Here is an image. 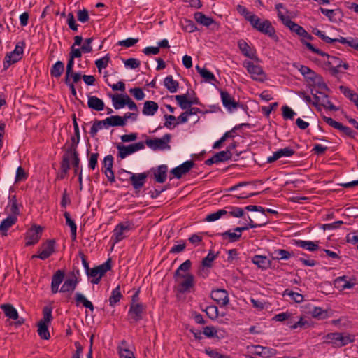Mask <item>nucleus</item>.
<instances>
[{
  "label": "nucleus",
  "instance_id": "1",
  "mask_svg": "<svg viewBox=\"0 0 358 358\" xmlns=\"http://www.w3.org/2000/svg\"><path fill=\"white\" fill-rule=\"evenodd\" d=\"M304 45L311 52L322 57H327L328 61L327 62L326 64L329 66V71L332 76H336L339 73H341V67H343L345 70L349 69V64L348 63L343 62L338 57L331 56L329 54L322 51L321 50L315 48L310 43L304 42Z\"/></svg>",
  "mask_w": 358,
  "mask_h": 358
},
{
  "label": "nucleus",
  "instance_id": "2",
  "mask_svg": "<svg viewBox=\"0 0 358 358\" xmlns=\"http://www.w3.org/2000/svg\"><path fill=\"white\" fill-rule=\"evenodd\" d=\"M249 22L251 26L258 31L269 36L275 41H278V37L275 34V29L269 20H265L262 21L261 19L255 15V16H250Z\"/></svg>",
  "mask_w": 358,
  "mask_h": 358
},
{
  "label": "nucleus",
  "instance_id": "3",
  "mask_svg": "<svg viewBox=\"0 0 358 358\" xmlns=\"http://www.w3.org/2000/svg\"><path fill=\"white\" fill-rule=\"evenodd\" d=\"M323 338L324 344L331 345L334 348H341L353 341L348 334L339 332L329 333Z\"/></svg>",
  "mask_w": 358,
  "mask_h": 358
},
{
  "label": "nucleus",
  "instance_id": "4",
  "mask_svg": "<svg viewBox=\"0 0 358 358\" xmlns=\"http://www.w3.org/2000/svg\"><path fill=\"white\" fill-rule=\"evenodd\" d=\"M111 269L110 259H108L103 264L97 266L93 268H90L86 274L87 276L92 278L91 282L93 284L99 283L101 278L107 271Z\"/></svg>",
  "mask_w": 358,
  "mask_h": 358
},
{
  "label": "nucleus",
  "instance_id": "5",
  "mask_svg": "<svg viewBox=\"0 0 358 358\" xmlns=\"http://www.w3.org/2000/svg\"><path fill=\"white\" fill-rule=\"evenodd\" d=\"M132 229L131 224L129 222H120L117 224L113 231V236L110 241L113 245L119 243L124 239L127 236V234Z\"/></svg>",
  "mask_w": 358,
  "mask_h": 358
},
{
  "label": "nucleus",
  "instance_id": "6",
  "mask_svg": "<svg viewBox=\"0 0 358 358\" xmlns=\"http://www.w3.org/2000/svg\"><path fill=\"white\" fill-rule=\"evenodd\" d=\"M116 148L117 150V157L123 159L128 155L144 149L145 145L143 142H138L136 143L130 144L129 145H124L119 143L116 145Z\"/></svg>",
  "mask_w": 358,
  "mask_h": 358
},
{
  "label": "nucleus",
  "instance_id": "7",
  "mask_svg": "<svg viewBox=\"0 0 358 358\" xmlns=\"http://www.w3.org/2000/svg\"><path fill=\"white\" fill-rule=\"evenodd\" d=\"M171 138V135L169 134H166L164 135L163 137L161 138H155L153 139H146V141L144 143V145L146 144L148 147H149L153 150H163L166 149H170V145H169V143L170 142Z\"/></svg>",
  "mask_w": 358,
  "mask_h": 358
},
{
  "label": "nucleus",
  "instance_id": "8",
  "mask_svg": "<svg viewBox=\"0 0 358 358\" xmlns=\"http://www.w3.org/2000/svg\"><path fill=\"white\" fill-rule=\"evenodd\" d=\"M146 306L143 303H130L128 317L130 323L138 322L143 318Z\"/></svg>",
  "mask_w": 358,
  "mask_h": 358
},
{
  "label": "nucleus",
  "instance_id": "9",
  "mask_svg": "<svg viewBox=\"0 0 358 358\" xmlns=\"http://www.w3.org/2000/svg\"><path fill=\"white\" fill-rule=\"evenodd\" d=\"M244 66L247 69L251 78L258 82H264L266 79V75L259 65H256L252 62H246Z\"/></svg>",
  "mask_w": 358,
  "mask_h": 358
},
{
  "label": "nucleus",
  "instance_id": "10",
  "mask_svg": "<svg viewBox=\"0 0 358 358\" xmlns=\"http://www.w3.org/2000/svg\"><path fill=\"white\" fill-rule=\"evenodd\" d=\"M210 298L221 307L226 306L229 303V294L224 289H213L210 293Z\"/></svg>",
  "mask_w": 358,
  "mask_h": 358
},
{
  "label": "nucleus",
  "instance_id": "11",
  "mask_svg": "<svg viewBox=\"0 0 358 358\" xmlns=\"http://www.w3.org/2000/svg\"><path fill=\"white\" fill-rule=\"evenodd\" d=\"M220 92L222 104L228 111L231 112L241 106L228 92L220 90Z\"/></svg>",
  "mask_w": 358,
  "mask_h": 358
},
{
  "label": "nucleus",
  "instance_id": "12",
  "mask_svg": "<svg viewBox=\"0 0 358 358\" xmlns=\"http://www.w3.org/2000/svg\"><path fill=\"white\" fill-rule=\"evenodd\" d=\"M55 241L54 239L48 240L41 245V252L38 255H34L31 259L39 258L41 259H48L55 252Z\"/></svg>",
  "mask_w": 358,
  "mask_h": 358
},
{
  "label": "nucleus",
  "instance_id": "13",
  "mask_svg": "<svg viewBox=\"0 0 358 358\" xmlns=\"http://www.w3.org/2000/svg\"><path fill=\"white\" fill-rule=\"evenodd\" d=\"M304 78L306 79V80L317 85L321 90H329L327 84L324 82L322 77L310 69L307 74L305 75Z\"/></svg>",
  "mask_w": 358,
  "mask_h": 358
},
{
  "label": "nucleus",
  "instance_id": "14",
  "mask_svg": "<svg viewBox=\"0 0 358 358\" xmlns=\"http://www.w3.org/2000/svg\"><path fill=\"white\" fill-rule=\"evenodd\" d=\"M43 229L40 226L31 228L26 235V245H33L37 243L41 238Z\"/></svg>",
  "mask_w": 358,
  "mask_h": 358
},
{
  "label": "nucleus",
  "instance_id": "15",
  "mask_svg": "<svg viewBox=\"0 0 358 358\" xmlns=\"http://www.w3.org/2000/svg\"><path fill=\"white\" fill-rule=\"evenodd\" d=\"M179 278H183V281L180 282L178 286V291L180 293L187 292L194 285V275L191 273H186Z\"/></svg>",
  "mask_w": 358,
  "mask_h": 358
},
{
  "label": "nucleus",
  "instance_id": "16",
  "mask_svg": "<svg viewBox=\"0 0 358 358\" xmlns=\"http://www.w3.org/2000/svg\"><path fill=\"white\" fill-rule=\"evenodd\" d=\"M194 162L192 160L186 161L182 164L171 170L172 173L176 178H180L182 175L188 173L194 166Z\"/></svg>",
  "mask_w": 358,
  "mask_h": 358
},
{
  "label": "nucleus",
  "instance_id": "17",
  "mask_svg": "<svg viewBox=\"0 0 358 358\" xmlns=\"http://www.w3.org/2000/svg\"><path fill=\"white\" fill-rule=\"evenodd\" d=\"M148 174L145 172L141 173H131L130 181L135 190H140L145 183Z\"/></svg>",
  "mask_w": 358,
  "mask_h": 358
},
{
  "label": "nucleus",
  "instance_id": "18",
  "mask_svg": "<svg viewBox=\"0 0 358 358\" xmlns=\"http://www.w3.org/2000/svg\"><path fill=\"white\" fill-rule=\"evenodd\" d=\"M65 273L62 270H57L52 275L51 282V292L56 294L59 292V286L64 280Z\"/></svg>",
  "mask_w": 358,
  "mask_h": 358
},
{
  "label": "nucleus",
  "instance_id": "19",
  "mask_svg": "<svg viewBox=\"0 0 358 358\" xmlns=\"http://www.w3.org/2000/svg\"><path fill=\"white\" fill-rule=\"evenodd\" d=\"M295 153V151L289 147H286L282 149H280L276 152H273V156L268 158L267 162L272 163L282 157H291Z\"/></svg>",
  "mask_w": 358,
  "mask_h": 358
},
{
  "label": "nucleus",
  "instance_id": "20",
  "mask_svg": "<svg viewBox=\"0 0 358 358\" xmlns=\"http://www.w3.org/2000/svg\"><path fill=\"white\" fill-rule=\"evenodd\" d=\"M253 348L255 349L253 354H255L256 355H259L262 357H265V358L271 357L273 356H275L277 353V351L275 349L268 348V347L255 345Z\"/></svg>",
  "mask_w": 358,
  "mask_h": 358
},
{
  "label": "nucleus",
  "instance_id": "21",
  "mask_svg": "<svg viewBox=\"0 0 358 358\" xmlns=\"http://www.w3.org/2000/svg\"><path fill=\"white\" fill-rule=\"evenodd\" d=\"M355 285V283L348 280L345 275L338 277L334 280V286L339 290L350 289Z\"/></svg>",
  "mask_w": 358,
  "mask_h": 358
},
{
  "label": "nucleus",
  "instance_id": "22",
  "mask_svg": "<svg viewBox=\"0 0 358 358\" xmlns=\"http://www.w3.org/2000/svg\"><path fill=\"white\" fill-rule=\"evenodd\" d=\"M105 127H124L125 122L124 121L122 116L120 115H112L102 120Z\"/></svg>",
  "mask_w": 358,
  "mask_h": 358
},
{
  "label": "nucleus",
  "instance_id": "23",
  "mask_svg": "<svg viewBox=\"0 0 358 358\" xmlns=\"http://www.w3.org/2000/svg\"><path fill=\"white\" fill-rule=\"evenodd\" d=\"M17 219L15 216H8L0 224V233L2 236H7L8 229L14 225Z\"/></svg>",
  "mask_w": 358,
  "mask_h": 358
},
{
  "label": "nucleus",
  "instance_id": "24",
  "mask_svg": "<svg viewBox=\"0 0 358 358\" xmlns=\"http://www.w3.org/2000/svg\"><path fill=\"white\" fill-rule=\"evenodd\" d=\"M168 167L166 165L158 166L157 169L154 171V177L156 182L163 183L166 181L167 177Z\"/></svg>",
  "mask_w": 358,
  "mask_h": 358
},
{
  "label": "nucleus",
  "instance_id": "25",
  "mask_svg": "<svg viewBox=\"0 0 358 358\" xmlns=\"http://www.w3.org/2000/svg\"><path fill=\"white\" fill-rule=\"evenodd\" d=\"M87 106L91 109L101 111L103 110L105 105L102 99L95 96H88Z\"/></svg>",
  "mask_w": 358,
  "mask_h": 358
},
{
  "label": "nucleus",
  "instance_id": "26",
  "mask_svg": "<svg viewBox=\"0 0 358 358\" xmlns=\"http://www.w3.org/2000/svg\"><path fill=\"white\" fill-rule=\"evenodd\" d=\"M252 262L257 265L259 268L265 270L270 267L271 262L266 256L255 255Z\"/></svg>",
  "mask_w": 358,
  "mask_h": 358
},
{
  "label": "nucleus",
  "instance_id": "27",
  "mask_svg": "<svg viewBox=\"0 0 358 358\" xmlns=\"http://www.w3.org/2000/svg\"><path fill=\"white\" fill-rule=\"evenodd\" d=\"M79 280L77 278H67L62 285L59 292L63 293L73 292Z\"/></svg>",
  "mask_w": 358,
  "mask_h": 358
},
{
  "label": "nucleus",
  "instance_id": "28",
  "mask_svg": "<svg viewBox=\"0 0 358 358\" xmlns=\"http://www.w3.org/2000/svg\"><path fill=\"white\" fill-rule=\"evenodd\" d=\"M158 104L153 101H146L144 103L142 113L145 115L152 116L158 110Z\"/></svg>",
  "mask_w": 358,
  "mask_h": 358
},
{
  "label": "nucleus",
  "instance_id": "29",
  "mask_svg": "<svg viewBox=\"0 0 358 358\" xmlns=\"http://www.w3.org/2000/svg\"><path fill=\"white\" fill-rule=\"evenodd\" d=\"M320 95L319 105L329 110L336 111L338 108L329 100L328 96L322 92H317Z\"/></svg>",
  "mask_w": 358,
  "mask_h": 358
},
{
  "label": "nucleus",
  "instance_id": "30",
  "mask_svg": "<svg viewBox=\"0 0 358 358\" xmlns=\"http://www.w3.org/2000/svg\"><path fill=\"white\" fill-rule=\"evenodd\" d=\"M75 300L76 306L82 304L84 307L90 309L91 311L94 310V308L92 303L87 300L83 294L76 292L75 294Z\"/></svg>",
  "mask_w": 358,
  "mask_h": 358
},
{
  "label": "nucleus",
  "instance_id": "31",
  "mask_svg": "<svg viewBox=\"0 0 358 358\" xmlns=\"http://www.w3.org/2000/svg\"><path fill=\"white\" fill-rule=\"evenodd\" d=\"M295 244L297 246L310 252H314L319 249L317 242H313L311 241L298 240L295 241Z\"/></svg>",
  "mask_w": 358,
  "mask_h": 358
},
{
  "label": "nucleus",
  "instance_id": "32",
  "mask_svg": "<svg viewBox=\"0 0 358 358\" xmlns=\"http://www.w3.org/2000/svg\"><path fill=\"white\" fill-rule=\"evenodd\" d=\"M194 16L195 20L198 23L205 27H209L210 25L215 22L214 20L212 17L206 16L201 12H196Z\"/></svg>",
  "mask_w": 358,
  "mask_h": 358
},
{
  "label": "nucleus",
  "instance_id": "33",
  "mask_svg": "<svg viewBox=\"0 0 358 358\" xmlns=\"http://www.w3.org/2000/svg\"><path fill=\"white\" fill-rule=\"evenodd\" d=\"M294 256V252H289L284 249L275 250L272 253V258L273 259H288L291 257Z\"/></svg>",
  "mask_w": 358,
  "mask_h": 358
},
{
  "label": "nucleus",
  "instance_id": "34",
  "mask_svg": "<svg viewBox=\"0 0 358 358\" xmlns=\"http://www.w3.org/2000/svg\"><path fill=\"white\" fill-rule=\"evenodd\" d=\"M334 39L336 40V42H339L358 51V38H344L341 36L338 38Z\"/></svg>",
  "mask_w": 358,
  "mask_h": 358
},
{
  "label": "nucleus",
  "instance_id": "35",
  "mask_svg": "<svg viewBox=\"0 0 358 358\" xmlns=\"http://www.w3.org/2000/svg\"><path fill=\"white\" fill-rule=\"evenodd\" d=\"M1 308L3 310L6 316L8 318L12 320H16L18 318V313L11 304H3L1 306Z\"/></svg>",
  "mask_w": 358,
  "mask_h": 358
},
{
  "label": "nucleus",
  "instance_id": "36",
  "mask_svg": "<svg viewBox=\"0 0 358 358\" xmlns=\"http://www.w3.org/2000/svg\"><path fill=\"white\" fill-rule=\"evenodd\" d=\"M164 85L171 93L176 92L179 87L178 82L173 80L172 76H168L164 78Z\"/></svg>",
  "mask_w": 358,
  "mask_h": 358
},
{
  "label": "nucleus",
  "instance_id": "37",
  "mask_svg": "<svg viewBox=\"0 0 358 358\" xmlns=\"http://www.w3.org/2000/svg\"><path fill=\"white\" fill-rule=\"evenodd\" d=\"M196 69L197 72L200 74V76L205 80V81L208 83L217 81L214 74L210 71H208L207 69L201 68L197 65L196 66Z\"/></svg>",
  "mask_w": 358,
  "mask_h": 358
},
{
  "label": "nucleus",
  "instance_id": "38",
  "mask_svg": "<svg viewBox=\"0 0 358 358\" xmlns=\"http://www.w3.org/2000/svg\"><path fill=\"white\" fill-rule=\"evenodd\" d=\"M339 89L341 92L350 101H352L356 106L358 108V94L355 93L352 90H351L349 87L345 86H340Z\"/></svg>",
  "mask_w": 358,
  "mask_h": 358
},
{
  "label": "nucleus",
  "instance_id": "39",
  "mask_svg": "<svg viewBox=\"0 0 358 358\" xmlns=\"http://www.w3.org/2000/svg\"><path fill=\"white\" fill-rule=\"evenodd\" d=\"M115 109L118 110L126 106V94H115L111 96Z\"/></svg>",
  "mask_w": 358,
  "mask_h": 358
},
{
  "label": "nucleus",
  "instance_id": "40",
  "mask_svg": "<svg viewBox=\"0 0 358 358\" xmlns=\"http://www.w3.org/2000/svg\"><path fill=\"white\" fill-rule=\"evenodd\" d=\"M217 235L222 236L224 240L228 239V241L231 243L237 242L241 238V234H238L235 231H231V230H228L222 233H219Z\"/></svg>",
  "mask_w": 358,
  "mask_h": 358
},
{
  "label": "nucleus",
  "instance_id": "41",
  "mask_svg": "<svg viewBox=\"0 0 358 358\" xmlns=\"http://www.w3.org/2000/svg\"><path fill=\"white\" fill-rule=\"evenodd\" d=\"M192 266V262L189 259L185 261L180 266L176 269L174 273V278L176 281H178L179 277L185 275L181 273V271L186 272L189 270Z\"/></svg>",
  "mask_w": 358,
  "mask_h": 358
},
{
  "label": "nucleus",
  "instance_id": "42",
  "mask_svg": "<svg viewBox=\"0 0 358 358\" xmlns=\"http://www.w3.org/2000/svg\"><path fill=\"white\" fill-rule=\"evenodd\" d=\"M64 216L66 220V225L69 226L71 229V234L73 240L76 238V231H77V226L75 222L71 219L70 213L67 211H65L64 213Z\"/></svg>",
  "mask_w": 358,
  "mask_h": 358
},
{
  "label": "nucleus",
  "instance_id": "43",
  "mask_svg": "<svg viewBox=\"0 0 358 358\" xmlns=\"http://www.w3.org/2000/svg\"><path fill=\"white\" fill-rule=\"evenodd\" d=\"M48 324L43 322H38V334L42 339L48 340L50 338V335L48 331Z\"/></svg>",
  "mask_w": 358,
  "mask_h": 358
},
{
  "label": "nucleus",
  "instance_id": "44",
  "mask_svg": "<svg viewBox=\"0 0 358 358\" xmlns=\"http://www.w3.org/2000/svg\"><path fill=\"white\" fill-rule=\"evenodd\" d=\"M64 70V63L61 61H57L50 69V75L52 77L59 78Z\"/></svg>",
  "mask_w": 358,
  "mask_h": 358
},
{
  "label": "nucleus",
  "instance_id": "45",
  "mask_svg": "<svg viewBox=\"0 0 358 358\" xmlns=\"http://www.w3.org/2000/svg\"><path fill=\"white\" fill-rule=\"evenodd\" d=\"M122 297V295L120 292V287L118 285L112 291L111 295L109 297L110 306H115Z\"/></svg>",
  "mask_w": 358,
  "mask_h": 358
},
{
  "label": "nucleus",
  "instance_id": "46",
  "mask_svg": "<svg viewBox=\"0 0 358 358\" xmlns=\"http://www.w3.org/2000/svg\"><path fill=\"white\" fill-rule=\"evenodd\" d=\"M21 58V56H18L13 52H10V53L7 54L5 57L3 62L4 69H8L11 64L16 63L17 62L20 60Z\"/></svg>",
  "mask_w": 358,
  "mask_h": 358
},
{
  "label": "nucleus",
  "instance_id": "47",
  "mask_svg": "<svg viewBox=\"0 0 358 358\" xmlns=\"http://www.w3.org/2000/svg\"><path fill=\"white\" fill-rule=\"evenodd\" d=\"M180 25L184 31L189 33H192L197 29L196 25L194 22L189 19L185 18L181 20Z\"/></svg>",
  "mask_w": 358,
  "mask_h": 358
},
{
  "label": "nucleus",
  "instance_id": "48",
  "mask_svg": "<svg viewBox=\"0 0 358 358\" xmlns=\"http://www.w3.org/2000/svg\"><path fill=\"white\" fill-rule=\"evenodd\" d=\"M238 45L241 52L247 57L252 59L254 57V53L251 52V48L249 45L244 41L240 40L238 42Z\"/></svg>",
  "mask_w": 358,
  "mask_h": 358
},
{
  "label": "nucleus",
  "instance_id": "49",
  "mask_svg": "<svg viewBox=\"0 0 358 358\" xmlns=\"http://www.w3.org/2000/svg\"><path fill=\"white\" fill-rule=\"evenodd\" d=\"M213 156L217 163H218L231 159L232 153L229 151V149H227L226 150L220 151L215 154Z\"/></svg>",
  "mask_w": 358,
  "mask_h": 358
},
{
  "label": "nucleus",
  "instance_id": "50",
  "mask_svg": "<svg viewBox=\"0 0 358 358\" xmlns=\"http://www.w3.org/2000/svg\"><path fill=\"white\" fill-rule=\"evenodd\" d=\"M227 214H228V210H227L225 209H221L215 213L208 215L205 218V221L214 222V221L219 220L221 217H222Z\"/></svg>",
  "mask_w": 358,
  "mask_h": 358
},
{
  "label": "nucleus",
  "instance_id": "51",
  "mask_svg": "<svg viewBox=\"0 0 358 358\" xmlns=\"http://www.w3.org/2000/svg\"><path fill=\"white\" fill-rule=\"evenodd\" d=\"M310 313L313 317L318 320H323L328 317L327 311L320 307H314Z\"/></svg>",
  "mask_w": 358,
  "mask_h": 358
},
{
  "label": "nucleus",
  "instance_id": "52",
  "mask_svg": "<svg viewBox=\"0 0 358 358\" xmlns=\"http://www.w3.org/2000/svg\"><path fill=\"white\" fill-rule=\"evenodd\" d=\"M71 158L70 152L66 151L65 153L62 156V159L61 162L60 169L64 172H68L70 169V159Z\"/></svg>",
  "mask_w": 358,
  "mask_h": 358
},
{
  "label": "nucleus",
  "instance_id": "53",
  "mask_svg": "<svg viewBox=\"0 0 358 358\" xmlns=\"http://www.w3.org/2000/svg\"><path fill=\"white\" fill-rule=\"evenodd\" d=\"M292 31L295 32L297 35L301 36L307 34V31L300 25L296 24L292 20L289 21L287 26Z\"/></svg>",
  "mask_w": 358,
  "mask_h": 358
},
{
  "label": "nucleus",
  "instance_id": "54",
  "mask_svg": "<svg viewBox=\"0 0 358 358\" xmlns=\"http://www.w3.org/2000/svg\"><path fill=\"white\" fill-rule=\"evenodd\" d=\"M287 325L292 329H296L297 328L301 329H306L310 326L308 322L303 319V317H301L299 320L294 324L290 322H288Z\"/></svg>",
  "mask_w": 358,
  "mask_h": 358
},
{
  "label": "nucleus",
  "instance_id": "55",
  "mask_svg": "<svg viewBox=\"0 0 358 358\" xmlns=\"http://www.w3.org/2000/svg\"><path fill=\"white\" fill-rule=\"evenodd\" d=\"M175 99L182 109L185 110L190 107L187 94L176 95Z\"/></svg>",
  "mask_w": 358,
  "mask_h": 358
},
{
  "label": "nucleus",
  "instance_id": "56",
  "mask_svg": "<svg viewBox=\"0 0 358 358\" xmlns=\"http://www.w3.org/2000/svg\"><path fill=\"white\" fill-rule=\"evenodd\" d=\"M71 144L70 147L66 150L69 152H78L77 146L80 141V131L75 133V135L71 138Z\"/></svg>",
  "mask_w": 358,
  "mask_h": 358
},
{
  "label": "nucleus",
  "instance_id": "57",
  "mask_svg": "<svg viewBox=\"0 0 358 358\" xmlns=\"http://www.w3.org/2000/svg\"><path fill=\"white\" fill-rule=\"evenodd\" d=\"M286 295L289 296L296 303H301L303 301V296L302 294L288 289H285L283 292V296Z\"/></svg>",
  "mask_w": 358,
  "mask_h": 358
},
{
  "label": "nucleus",
  "instance_id": "58",
  "mask_svg": "<svg viewBox=\"0 0 358 358\" xmlns=\"http://www.w3.org/2000/svg\"><path fill=\"white\" fill-rule=\"evenodd\" d=\"M110 57L109 54H107L103 57L96 60L95 64L100 71L102 69H105L108 66V64L110 62Z\"/></svg>",
  "mask_w": 358,
  "mask_h": 358
},
{
  "label": "nucleus",
  "instance_id": "59",
  "mask_svg": "<svg viewBox=\"0 0 358 358\" xmlns=\"http://www.w3.org/2000/svg\"><path fill=\"white\" fill-rule=\"evenodd\" d=\"M43 317L40 322L49 324L52 320V308L50 306H45L43 309Z\"/></svg>",
  "mask_w": 358,
  "mask_h": 358
},
{
  "label": "nucleus",
  "instance_id": "60",
  "mask_svg": "<svg viewBox=\"0 0 358 358\" xmlns=\"http://www.w3.org/2000/svg\"><path fill=\"white\" fill-rule=\"evenodd\" d=\"M217 255H215L212 251H210L207 256L202 260V266L207 268L212 267L213 261L217 257Z\"/></svg>",
  "mask_w": 358,
  "mask_h": 358
},
{
  "label": "nucleus",
  "instance_id": "61",
  "mask_svg": "<svg viewBox=\"0 0 358 358\" xmlns=\"http://www.w3.org/2000/svg\"><path fill=\"white\" fill-rule=\"evenodd\" d=\"M209 318L215 320L218 317V308L215 306H209L203 310Z\"/></svg>",
  "mask_w": 358,
  "mask_h": 358
},
{
  "label": "nucleus",
  "instance_id": "62",
  "mask_svg": "<svg viewBox=\"0 0 358 358\" xmlns=\"http://www.w3.org/2000/svg\"><path fill=\"white\" fill-rule=\"evenodd\" d=\"M282 117L285 120H293L295 112L289 106H284L282 107Z\"/></svg>",
  "mask_w": 358,
  "mask_h": 358
},
{
  "label": "nucleus",
  "instance_id": "63",
  "mask_svg": "<svg viewBox=\"0 0 358 358\" xmlns=\"http://www.w3.org/2000/svg\"><path fill=\"white\" fill-rule=\"evenodd\" d=\"M231 210L228 211V214L234 217H241L244 215V210L241 208L229 206L226 208Z\"/></svg>",
  "mask_w": 358,
  "mask_h": 358
},
{
  "label": "nucleus",
  "instance_id": "64",
  "mask_svg": "<svg viewBox=\"0 0 358 358\" xmlns=\"http://www.w3.org/2000/svg\"><path fill=\"white\" fill-rule=\"evenodd\" d=\"M129 92L138 101L143 100L145 97V94H144L143 90L140 87L131 88V89H130Z\"/></svg>",
  "mask_w": 358,
  "mask_h": 358
}]
</instances>
